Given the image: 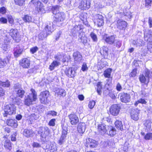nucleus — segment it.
Segmentation results:
<instances>
[{"label": "nucleus", "instance_id": "f257e3e1", "mask_svg": "<svg viewBox=\"0 0 152 152\" xmlns=\"http://www.w3.org/2000/svg\"><path fill=\"white\" fill-rule=\"evenodd\" d=\"M61 7L56 5L52 7V10L53 15V23L57 26H59L61 25V22L64 21L66 17L65 14L63 12H59V9Z\"/></svg>", "mask_w": 152, "mask_h": 152}, {"label": "nucleus", "instance_id": "f03ea898", "mask_svg": "<svg viewBox=\"0 0 152 152\" xmlns=\"http://www.w3.org/2000/svg\"><path fill=\"white\" fill-rule=\"evenodd\" d=\"M31 93L26 96L24 99V104L28 106L32 104L33 101H35L37 99V94L35 90L31 88Z\"/></svg>", "mask_w": 152, "mask_h": 152}, {"label": "nucleus", "instance_id": "7ed1b4c3", "mask_svg": "<svg viewBox=\"0 0 152 152\" xmlns=\"http://www.w3.org/2000/svg\"><path fill=\"white\" fill-rule=\"evenodd\" d=\"M4 113L3 115L4 117H7V115L14 114L16 113V107L13 104H8L4 107Z\"/></svg>", "mask_w": 152, "mask_h": 152}, {"label": "nucleus", "instance_id": "20e7f679", "mask_svg": "<svg viewBox=\"0 0 152 152\" xmlns=\"http://www.w3.org/2000/svg\"><path fill=\"white\" fill-rule=\"evenodd\" d=\"M10 35L17 42H19L21 40V36L18 31L16 29H12L10 31Z\"/></svg>", "mask_w": 152, "mask_h": 152}, {"label": "nucleus", "instance_id": "39448f33", "mask_svg": "<svg viewBox=\"0 0 152 152\" xmlns=\"http://www.w3.org/2000/svg\"><path fill=\"white\" fill-rule=\"evenodd\" d=\"M49 95V93L47 91H44L40 93L39 96V98L42 103L46 104L49 103L48 96Z\"/></svg>", "mask_w": 152, "mask_h": 152}, {"label": "nucleus", "instance_id": "423d86ee", "mask_svg": "<svg viewBox=\"0 0 152 152\" xmlns=\"http://www.w3.org/2000/svg\"><path fill=\"white\" fill-rule=\"evenodd\" d=\"M62 131L61 136L58 141V143L60 145H61L65 142L66 140L67 131V127L63 125L62 126Z\"/></svg>", "mask_w": 152, "mask_h": 152}, {"label": "nucleus", "instance_id": "0eeeda50", "mask_svg": "<svg viewBox=\"0 0 152 152\" xmlns=\"http://www.w3.org/2000/svg\"><path fill=\"white\" fill-rule=\"evenodd\" d=\"M90 0H82L79 3V8L82 10L88 9L90 6Z\"/></svg>", "mask_w": 152, "mask_h": 152}, {"label": "nucleus", "instance_id": "6e6552de", "mask_svg": "<svg viewBox=\"0 0 152 152\" xmlns=\"http://www.w3.org/2000/svg\"><path fill=\"white\" fill-rule=\"evenodd\" d=\"M120 109L121 107L118 105L113 104L110 108V113L113 116H117L119 114Z\"/></svg>", "mask_w": 152, "mask_h": 152}, {"label": "nucleus", "instance_id": "1a4fd4ad", "mask_svg": "<svg viewBox=\"0 0 152 152\" xmlns=\"http://www.w3.org/2000/svg\"><path fill=\"white\" fill-rule=\"evenodd\" d=\"M98 144L97 141L91 138H89L87 140L85 146L87 147H90L91 148H96Z\"/></svg>", "mask_w": 152, "mask_h": 152}, {"label": "nucleus", "instance_id": "9d476101", "mask_svg": "<svg viewBox=\"0 0 152 152\" xmlns=\"http://www.w3.org/2000/svg\"><path fill=\"white\" fill-rule=\"evenodd\" d=\"M30 3L34 5L36 8H37L38 12L42 11L44 10L43 4L39 0H32Z\"/></svg>", "mask_w": 152, "mask_h": 152}, {"label": "nucleus", "instance_id": "9b49d317", "mask_svg": "<svg viewBox=\"0 0 152 152\" xmlns=\"http://www.w3.org/2000/svg\"><path fill=\"white\" fill-rule=\"evenodd\" d=\"M64 73L67 77L70 78H74L76 75V70L74 68H66L65 70Z\"/></svg>", "mask_w": 152, "mask_h": 152}, {"label": "nucleus", "instance_id": "f8f14e48", "mask_svg": "<svg viewBox=\"0 0 152 152\" xmlns=\"http://www.w3.org/2000/svg\"><path fill=\"white\" fill-rule=\"evenodd\" d=\"M140 81L144 84L142 85L145 89H147L148 83L149 82V79L147 78L144 74L140 75L139 77Z\"/></svg>", "mask_w": 152, "mask_h": 152}, {"label": "nucleus", "instance_id": "ddd939ff", "mask_svg": "<svg viewBox=\"0 0 152 152\" xmlns=\"http://www.w3.org/2000/svg\"><path fill=\"white\" fill-rule=\"evenodd\" d=\"M121 101L123 102H129L130 100V96L129 94L127 93H122L119 95Z\"/></svg>", "mask_w": 152, "mask_h": 152}, {"label": "nucleus", "instance_id": "4468645a", "mask_svg": "<svg viewBox=\"0 0 152 152\" xmlns=\"http://www.w3.org/2000/svg\"><path fill=\"white\" fill-rule=\"evenodd\" d=\"M73 56L75 63H79L81 61L83 57L79 52L76 51L74 52L73 53Z\"/></svg>", "mask_w": 152, "mask_h": 152}, {"label": "nucleus", "instance_id": "2eb2a0df", "mask_svg": "<svg viewBox=\"0 0 152 152\" xmlns=\"http://www.w3.org/2000/svg\"><path fill=\"white\" fill-rule=\"evenodd\" d=\"M38 133L42 138H45L49 134V129L47 127H42Z\"/></svg>", "mask_w": 152, "mask_h": 152}, {"label": "nucleus", "instance_id": "dca6fc26", "mask_svg": "<svg viewBox=\"0 0 152 152\" xmlns=\"http://www.w3.org/2000/svg\"><path fill=\"white\" fill-rule=\"evenodd\" d=\"M140 112V110L137 108L132 110L131 113V118L135 121L138 120Z\"/></svg>", "mask_w": 152, "mask_h": 152}, {"label": "nucleus", "instance_id": "f3484780", "mask_svg": "<svg viewBox=\"0 0 152 152\" xmlns=\"http://www.w3.org/2000/svg\"><path fill=\"white\" fill-rule=\"evenodd\" d=\"M117 28L120 30H124L127 26V23L124 21L119 20L117 21Z\"/></svg>", "mask_w": 152, "mask_h": 152}, {"label": "nucleus", "instance_id": "a211bd4d", "mask_svg": "<svg viewBox=\"0 0 152 152\" xmlns=\"http://www.w3.org/2000/svg\"><path fill=\"white\" fill-rule=\"evenodd\" d=\"M71 124L72 125L76 124L79 121L78 117L75 114H71L69 116Z\"/></svg>", "mask_w": 152, "mask_h": 152}, {"label": "nucleus", "instance_id": "6ab92c4d", "mask_svg": "<svg viewBox=\"0 0 152 152\" xmlns=\"http://www.w3.org/2000/svg\"><path fill=\"white\" fill-rule=\"evenodd\" d=\"M106 132L108 135L113 136L116 134V130L114 127L111 126H106Z\"/></svg>", "mask_w": 152, "mask_h": 152}, {"label": "nucleus", "instance_id": "aec40b11", "mask_svg": "<svg viewBox=\"0 0 152 152\" xmlns=\"http://www.w3.org/2000/svg\"><path fill=\"white\" fill-rule=\"evenodd\" d=\"M20 64L23 68H28L30 65V61L28 58H25L20 61Z\"/></svg>", "mask_w": 152, "mask_h": 152}, {"label": "nucleus", "instance_id": "412c9836", "mask_svg": "<svg viewBox=\"0 0 152 152\" xmlns=\"http://www.w3.org/2000/svg\"><path fill=\"white\" fill-rule=\"evenodd\" d=\"M96 18L98 27H101L104 24L103 17L102 15L97 14L96 15Z\"/></svg>", "mask_w": 152, "mask_h": 152}, {"label": "nucleus", "instance_id": "4be33fe9", "mask_svg": "<svg viewBox=\"0 0 152 152\" xmlns=\"http://www.w3.org/2000/svg\"><path fill=\"white\" fill-rule=\"evenodd\" d=\"M10 57L7 56L4 58H0V68H3L9 61Z\"/></svg>", "mask_w": 152, "mask_h": 152}, {"label": "nucleus", "instance_id": "5701e85b", "mask_svg": "<svg viewBox=\"0 0 152 152\" xmlns=\"http://www.w3.org/2000/svg\"><path fill=\"white\" fill-rule=\"evenodd\" d=\"M83 28V26L82 25H78L75 26L72 30V33L74 34H75L78 32L80 34L82 32Z\"/></svg>", "mask_w": 152, "mask_h": 152}, {"label": "nucleus", "instance_id": "b1692460", "mask_svg": "<svg viewBox=\"0 0 152 152\" xmlns=\"http://www.w3.org/2000/svg\"><path fill=\"white\" fill-rule=\"evenodd\" d=\"M144 38L145 41L149 42H152V31L148 30L144 34Z\"/></svg>", "mask_w": 152, "mask_h": 152}, {"label": "nucleus", "instance_id": "393cba45", "mask_svg": "<svg viewBox=\"0 0 152 152\" xmlns=\"http://www.w3.org/2000/svg\"><path fill=\"white\" fill-rule=\"evenodd\" d=\"M6 123L7 125L14 128H16L18 126L17 121L12 119L7 120Z\"/></svg>", "mask_w": 152, "mask_h": 152}, {"label": "nucleus", "instance_id": "a878e982", "mask_svg": "<svg viewBox=\"0 0 152 152\" xmlns=\"http://www.w3.org/2000/svg\"><path fill=\"white\" fill-rule=\"evenodd\" d=\"M86 128V125L84 123H80L78 125L77 129L78 132L80 133L83 134Z\"/></svg>", "mask_w": 152, "mask_h": 152}, {"label": "nucleus", "instance_id": "bb28decb", "mask_svg": "<svg viewBox=\"0 0 152 152\" xmlns=\"http://www.w3.org/2000/svg\"><path fill=\"white\" fill-rule=\"evenodd\" d=\"M105 41L109 44H113L115 41V37L113 35L106 37L104 38Z\"/></svg>", "mask_w": 152, "mask_h": 152}, {"label": "nucleus", "instance_id": "cd10ccee", "mask_svg": "<svg viewBox=\"0 0 152 152\" xmlns=\"http://www.w3.org/2000/svg\"><path fill=\"white\" fill-rule=\"evenodd\" d=\"M132 44L137 47H140L144 45V41L140 39H138L137 40H133L132 41Z\"/></svg>", "mask_w": 152, "mask_h": 152}, {"label": "nucleus", "instance_id": "c85d7f7f", "mask_svg": "<svg viewBox=\"0 0 152 152\" xmlns=\"http://www.w3.org/2000/svg\"><path fill=\"white\" fill-rule=\"evenodd\" d=\"M79 37L80 38L79 41L80 42L83 43V44L87 43V38L85 37L84 33L81 32L79 34Z\"/></svg>", "mask_w": 152, "mask_h": 152}, {"label": "nucleus", "instance_id": "c756f323", "mask_svg": "<svg viewBox=\"0 0 152 152\" xmlns=\"http://www.w3.org/2000/svg\"><path fill=\"white\" fill-rule=\"evenodd\" d=\"M33 132L31 129H24L23 131V134L25 136L29 137L32 136Z\"/></svg>", "mask_w": 152, "mask_h": 152}, {"label": "nucleus", "instance_id": "7c9ffc66", "mask_svg": "<svg viewBox=\"0 0 152 152\" xmlns=\"http://www.w3.org/2000/svg\"><path fill=\"white\" fill-rule=\"evenodd\" d=\"M106 125H105L104 124H100L98 125V130L101 132L102 133V132L104 134L106 132L107 129Z\"/></svg>", "mask_w": 152, "mask_h": 152}, {"label": "nucleus", "instance_id": "2f4dec72", "mask_svg": "<svg viewBox=\"0 0 152 152\" xmlns=\"http://www.w3.org/2000/svg\"><path fill=\"white\" fill-rule=\"evenodd\" d=\"M52 24V23L48 22L47 25L45 27V29L48 34H49L51 32Z\"/></svg>", "mask_w": 152, "mask_h": 152}, {"label": "nucleus", "instance_id": "473e14b6", "mask_svg": "<svg viewBox=\"0 0 152 152\" xmlns=\"http://www.w3.org/2000/svg\"><path fill=\"white\" fill-rule=\"evenodd\" d=\"M22 19L25 23L31 22L33 21L31 16L28 15H24Z\"/></svg>", "mask_w": 152, "mask_h": 152}, {"label": "nucleus", "instance_id": "72a5a7b5", "mask_svg": "<svg viewBox=\"0 0 152 152\" xmlns=\"http://www.w3.org/2000/svg\"><path fill=\"white\" fill-rule=\"evenodd\" d=\"M115 127L121 131L124 129L123 125L121 121L117 120L115 122Z\"/></svg>", "mask_w": 152, "mask_h": 152}, {"label": "nucleus", "instance_id": "f704fd0d", "mask_svg": "<svg viewBox=\"0 0 152 152\" xmlns=\"http://www.w3.org/2000/svg\"><path fill=\"white\" fill-rule=\"evenodd\" d=\"M23 49H16L15 48L14 52V56L16 57H18L20 56L22 54L23 51Z\"/></svg>", "mask_w": 152, "mask_h": 152}, {"label": "nucleus", "instance_id": "c9c22d12", "mask_svg": "<svg viewBox=\"0 0 152 152\" xmlns=\"http://www.w3.org/2000/svg\"><path fill=\"white\" fill-rule=\"evenodd\" d=\"M16 92L17 96L21 98H22L25 94V91L21 89L15 90Z\"/></svg>", "mask_w": 152, "mask_h": 152}, {"label": "nucleus", "instance_id": "e433bc0d", "mask_svg": "<svg viewBox=\"0 0 152 152\" xmlns=\"http://www.w3.org/2000/svg\"><path fill=\"white\" fill-rule=\"evenodd\" d=\"M112 69H108L105 70L104 72V75L105 77L109 78L110 77Z\"/></svg>", "mask_w": 152, "mask_h": 152}, {"label": "nucleus", "instance_id": "4c0bfd02", "mask_svg": "<svg viewBox=\"0 0 152 152\" xmlns=\"http://www.w3.org/2000/svg\"><path fill=\"white\" fill-rule=\"evenodd\" d=\"M11 101L12 103L15 104H19L20 103V99L17 97H14L12 96H11Z\"/></svg>", "mask_w": 152, "mask_h": 152}, {"label": "nucleus", "instance_id": "58836bf2", "mask_svg": "<svg viewBox=\"0 0 152 152\" xmlns=\"http://www.w3.org/2000/svg\"><path fill=\"white\" fill-rule=\"evenodd\" d=\"M58 94L64 97L66 95V92L64 90L62 89H58L56 90Z\"/></svg>", "mask_w": 152, "mask_h": 152}, {"label": "nucleus", "instance_id": "ea45409f", "mask_svg": "<svg viewBox=\"0 0 152 152\" xmlns=\"http://www.w3.org/2000/svg\"><path fill=\"white\" fill-rule=\"evenodd\" d=\"M143 74L148 79L152 77V71H150L148 69H146L145 70Z\"/></svg>", "mask_w": 152, "mask_h": 152}, {"label": "nucleus", "instance_id": "a19ab883", "mask_svg": "<svg viewBox=\"0 0 152 152\" xmlns=\"http://www.w3.org/2000/svg\"><path fill=\"white\" fill-rule=\"evenodd\" d=\"M39 117L38 114L35 113L32 114L30 116V120L33 121L37 119Z\"/></svg>", "mask_w": 152, "mask_h": 152}, {"label": "nucleus", "instance_id": "79ce46f5", "mask_svg": "<svg viewBox=\"0 0 152 152\" xmlns=\"http://www.w3.org/2000/svg\"><path fill=\"white\" fill-rule=\"evenodd\" d=\"M4 147L9 149H11L12 144L9 140H5Z\"/></svg>", "mask_w": 152, "mask_h": 152}, {"label": "nucleus", "instance_id": "37998d69", "mask_svg": "<svg viewBox=\"0 0 152 152\" xmlns=\"http://www.w3.org/2000/svg\"><path fill=\"white\" fill-rule=\"evenodd\" d=\"M48 34L47 32H45L44 31H42L39 35V38L40 40H43L44 38L46 37Z\"/></svg>", "mask_w": 152, "mask_h": 152}, {"label": "nucleus", "instance_id": "c03bdc74", "mask_svg": "<svg viewBox=\"0 0 152 152\" xmlns=\"http://www.w3.org/2000/svg\"><path fill=\"white\" fill-rule=\"evenodd\" d=\"M58 62L56 61H54L50 66L49 69H50V70L52 71L54 69L55 67L58 66Z\"/></svg>", "mask_w": 152, "mask_h": 152}, {"label": "nucleus", "instance_id": "a18cd8bd", "mask_svg": "<svg viewBox=\"0 0 152 152\" xmlns=\"http://www.w3.org/2000/svg\"><path fill=\"white\" fill-rule=\"evenodd\" d=\"M10 85V82L7 80L6 82H2L0 80V86L3 87H8Z\"/></svg>", "mask_w": 152, "mask_h": 152}, {"label": "nucleus", "instance_id": "49530a36", "mask_svg": "<svg viewBox=\"0 0 152 152\" xmlns=\"http://www.w3.org/2000/svg\"><path fill=\"white\" fill-rule=\"evenodd\" d=\"M105 145H106V146L108 145L110 147H114L115 146V143L113 140H111L105 142Z\"/></svg>", "mask_w": 152, "mask_h": 152}, {"label": "nucleus", "instance_id": "de8ad7c7", "mask_svg": "<svg viewBox=\"0 0 152 152\" xmlns=\"http://www.w3.org/2000/svg\"><path fill=\"white\" fill-rule=\"evenodd\" d=\"M102 86L101 83L98 82L97 85V92L98 94L101 95L102 93Z\"/></svg>", "mask_w": 152, "mask_h": 152}, {"label": "nucleus", "instance_id": "09e8293b", "mask_svg": "<svg viewBox=\"0 0 152 152\" xmlns=\"http://www.w3.org/2000/svg\"><path fill=\"white\" fill-rule=\"evenodd\" d=\"M91 37L94 42H97V38L96 35L93 32H91L90 34Z\"/></svg>", "mask_w": 152, "mask_h": 152}, {"label": "nucleus", "instance_id": "8fccbe9b", "mask_svg": "<svg viewBox=\"0 0 152 152\" xmlns=\"http://www.w3.org/2000/svg\"><path fill=\"white\" fill-rule=\"evenodd\" d=\"M146 103V102L144 99H140L137 101L136 102H135L134 104L135 106H137L139 103H140L142 104H145Z\"/></svg>", "mask_w": 152, "mask_h": 152}, {"label": "nucleus", "instance_id": "3c124183", "mask_svg": "<svg viewBox=\"0 0 152 152\" xmlns=\"http://www.w3.org/2000/svg\"><path fill=\"white\" fill-rule=\"evenodd\" d=\"M137 74V69H134L131 72L129 76L131 77H135Z\"/></svg>", "mask_w": 152, "mask_h": 152}, {"label": "nucleus", "instance_id": "603ef678", "mask_svg": "<svg viewBox=\"0 0 152 152\" xmlns=\"http://www.w3.org/2000/svg\"><path fill=\"white\" fill-rule=\"evenodd\" d=\"M122 45L121 42V41L116 40L114 43V45L118 48H120Z\"/></svg>", "mask_w": 152, "mask_h": 152}, {"label": "nucleus", "instance_id": "864d4df0", "mask_svg": "<svg viewBox=\"0 0 152 152\" xmlns=\"http://www.w3.org/2000/svg\"><path fill=\"white\" fill-rule=\"evenodd\" d=\"M124 16L127 17L128 18L130 19L131 18V15L129 12H123L121 14V17H123Z\"/></svg>", "mask_w": 152, "mask_h": 152}, {"label": "nucleus", "instance_id": "5fc2aeb1", "mask_svg": "<svg viewBox=\"0 0 152 152\" xmlns=\"http://www.w3.org/2000/svg\"><path fill=\"white\" fill-rule=\"evenodd\" d=\"M15 3L19 6H21L23 4L24 0H15Z\"/></svg>", "mask_w": 152, "mask_h": 152}, {"label": "nucleus", "instance_id": "6e6d98bb", "mask_svg": "<svg viewBox=\"0 0 152 152\" xmlns=\"http://www.w3.org/2000/svg\"><path fill=\"white\" fill-rule=\"evenodd\" d=\"M95 104V102L94 101H90L88 104V107L90 109H92L94 106Z\"/></svg>", "mask_w": 152, "mask_h": 152}, {"label": "nucleus", "instance_id": "4d7b16f0", "mask_svg": "<svg viewBox=\"0 0 152 152\" xmlns=\"http://www.w3.org/2000/svg\"><path fill=\"white\" fill-rule=\"evenodd\" d=\"M145 140H148L152 139V133H148L144 137Z\"/></svg>", "mask_w": 152, "mask_h": 152}, {"label": "nucleus", "instance_id": "13d9d810", "mask_svg": "<svg viewBox=\"0 0 152 152\" xmlns=\"http://www.w3.org/2000/svg\"><path fill=\"white\" fill-rule=\"evenodd\" d=\"M81 69L83 71H85L88 69V68L87 66L86 63H83Z\"/></svg>", "mask_w": 152, "mask_h": 152}, {"label": "nucleus", "instance_id": "bf43d9fd", "mask_svg": "<svg viewBox=\"0 0 152 152\" xmlns=\"http://www.w3.org/2000/svg\"><path fill=\"white\" fill-rule=\"evenodd\" d=\"M57 113V112L54 111H50L48 112L47 114L53 116H56Z\"/></svg>", "mask_w": 152, "mask_h": 152}, {"label": "nucleus", "instance_id": "052dcab7", "mask_svg": "<svg viewBox=\"0 0 152 152\" xmlns=\"http://www.w3.org/2000/svg\"><path fill=\"white\" fill-rule=\"evenodd\" d=\"M6 12V8L4 7H1L0 8V13H1L2 14H5Z\"/></svg>", "mask_w": 152, "mask_h": 152}, {"label": "nucleus", "instance_id": "680f3d73", "mask_svg": "<svg viewBox=\"0 0 152 152\" xmlns=\"http://www.w3.org/2000/svg\"><path fill=\"white\" fill-rule=\"evenodd\" d=\"M14 88L15 90H18L21 89V86L19 83H16L14 85Z\"/></svg>", "mask_w": 152, "mask_h": 152}, {"label": "nucleus", "instance_id": "e2e57ef3", "mask_svg": "<svg viewBox=\"0 0 152 152\" xmlns=\"http://www.w3.org/2000/svg\"><path fill=\"white\" fill-rule=\"evenodd\" d=\"M152 1V0H145V6L148 8L149 6H151Z\"/></svg>", "mask_w": 152, "mask_h": 152}, {"label": "nucleus", "instance_id": "0e129e2a", "mask_svg": "<svg viewBox=\"0 0 152 152\" xmlns=\"http://www.w3.org/2000/svg\"><path fill=\"white\" fill-rule=\"evenodd\" d=\"M38 50V48L37 46H36L30 49V51L32 53H35Z\"/></svg>", "mask_w": 152, "mask_h": 152}, {"label": "nucleus", "instance_id": "69168bd1", "mask_svg": "<svg viewBox=\"0 0 152 152\" xmlns=\"http://www.w3.org/2000/svg\"><path fill=\"white\" fill-rule=\"evenodd\" d=\"M17 134L16 132L14 133L11 136V140L12 141H15L16 140V136Z\"/></svg>", "mask_w": 152, "mask_h": 152}, {"label": "nucleus", "instance_id": "338daca9", "mask_svg": "<svg viewBox=\"0 0 152 152\" xmlns=\"http://www.w3.org/2000/svg\"><path fill=\"white\" fill-rule=\"evenodd\" d=\"M8 19L9 22L12 24H13L14 20L12 16H10L8 17Z\"/></svg>", "mask_w": 152, "mask_h": 152}, {"label": "nucleus", "instance_id": "774afa93", "mask_svg": "<svg viewBox=\"0 0 152 152\" xmlns=\"http://www.w3.org/2000/svg\"><path fill=\"white\" fill-rule=\"evenodd\" d=\"M55 119H53L50 120L49 123V125L50 126H54L55 125Z\"/></svg>", "mask_w": 152, "mask_h": 152}]
</instances>
